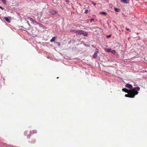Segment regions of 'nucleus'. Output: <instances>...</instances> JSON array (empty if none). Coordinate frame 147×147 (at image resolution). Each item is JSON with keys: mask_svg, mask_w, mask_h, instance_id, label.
Segmentation results:
<instances>
[{"mask_svg": "<svg viewBox=\"0 0 147 147\" xmlns=\"http://www.w3.org/2000/svg\"><path fill=\"white\" fill-rule=\"evenodd\" d=\"M4 19L8 22L10 23V20L8 17H4Z\"/></svg>", "mask_w": 147, "mask_h": 147, "instance_id": "7", "label": "nucleus"}, {"mask_svg": "<svg viewBox=\"0 0 147 147\" xmlns=\"http://www.w3.org/2000/svg\"><path fill=\"white\" fill-rule=\"evenodd\" d=\"M120 1L123 3H125L126 4L129 3V0H121Z\"/></svg>", "mask_w": 147, "mask_h": 147, "instance_id": "6", "label": "nucleus"}, {"mask_svg": "<svg viewBox=\"0 0 147 147\" xmlns=\"http://www.w3.org/2000/svg\"><path fill=\"white\" fill-rule=\"evenodd\" d=\"M94 21V19L93 18L91 19L90 20V22H92Z\"/></svg>", "mask_w": 147, "mask_h": 147, "instance_id": "19", "label": "nucleus"}, {"mask_svg": "<svg viewBox=\"0 0 147 147\" xmlns=\"http://www.w3.org/2000/svg\"><path fill=\"white\" fill-rule=\"evenodd\" d=\"M66 2H69V0H66Z\"/></svg>", "mask_w": 147, "mask_h": 147, "instance_id": "25", "label": "nucleus"}, {"mask_svg": "<svg viewBox=\"0 0 147 147\" xmlns=\"http://www.w3.org/2000/svg\"><path fill=\"white\" fill-rule=\"evenodd\" d=\"M0 8L2 10H3L4 9V8L3 7H1V6H0Z\"/></svg>", "mask_w": 147, "mask_h": 147, "instance_id": "20", "label": "nucleus"}, {"mask_svg": "<svg viewBox=\"0 0 147 147\" xmlns=\"http://www.w3.org/2000/svg\"><path fill=\"white\" fill-rule=\"evenodd\" d=\"M49 13L51 14L54 15L56 13H57V12L55 10L52 9L50 10Z\"/></svg>", "mask_w": 147, "mask_h": 147, "instance_id": "3", "label": "nucleus"}, {"mask_svg": "<svg viewBox=\"0 0 147 147\" xmlns=\"http://www.w3.org/2000/svg\"><path fill=\"white\" fill-rule=\"evenodd\" d=\"M76 34L80 35L82 34L84 36H87L88 35L87 32L82 30H77Z\"/></svg>", "mask_w": 147, "mask_h": 147, "instance_id": "2", "label": "nucleus"}, {"mask_svg": "<svg viewBox=\"0 0 147 147\" xmlns=\"http://www.w3.org/2000/svg\"><path fill=\"white\" fill-rule=\"evenodd\" d=\"M100 14H103L104 15H106L107 14V13L106 12L104 11H102L100 12Z\"/></svg>", "mask_w": 147, "mask_h": 147, "instance_id": "13", "label": "nucleus"}, {"mask_svg": "<svg viewBox=\"0 0 147 147\" xmlns=\"http://www.w3.org/2000/svg\"><path fill=\"white\" fill-rule=\"evenodd\" d=\"M97 56V55L96 53H94L93 55V58H96Z\"/></svg>", "mask_w": 147, "mask_h": 147, "instance_id": "15", "label": "nucleus"}, {"mask_svg": "<svg viewBox=\"0 0 147 147\" xmlns=\"http://www.w3.org/2000/svg\"><path fill=\"white\" fill-rule=\"evenodd\" d=\"M114 9L115 11L116 12H119L120 11V9L117 8H115Z\"/></svg>", "mask_w": 147, "mask_h": 147, "instance_id": "10", "label": "nucleus"}, {"mask_svg": "<svg viewBox=\"0 0 147 147\" xmlns=\"http://www.w3.org/2000/svg\"><path fill=\"white\" fill-rule=\"evenodd\" d=\"M57 38L56 37L54 36L52 38L50 42H54L55 39Z\"/></svg>", "mask_w": 147, "mask_h": 147, "instance_id": "8", "label": "nucleus"}, {"mask_svg": "<svg viewBox=\"0 0 147 147\" xmlns=\"http://www.w3.org/2000/svg\"><path fill=\"white\" fill-rule=\"evenodd\" d=\"M77 30H70V31L71 32H73L76 34L77 32Z\"/></svg>", "mask_w": 147, "mask_h": 147, "instance_id": "12", "label": "nucleus"}, {"mask_svg": "<svg viewBox=\"0 0 147 147\" xmlns=\"http://www.w3.org/2000/svg\"><path fill=\"white\" fill-rule=\"evenodd\" d=\"M55 42L58 45V46H59V47L60 46V43L59 42Z\"/></svg>", "mask_w": 147, "mask_h": 147, "instance_id": "18", "label": "nucleus"}, {"mask_svg": "<svg viewBox=\"0 0 147 147\" xmlns=\"http://www.w3.org/2000/svg\"><path fill=\"white\" fill-rule=\"evenodd\" d=\"M27 131H25V135H26L27 134Z\"/></svg>", "mask_w": 147, "mask_h": 147, "instance_id": "26", "label": "nucleus"}, {"mask_svg": "<svg viewBox=\"0 0 147 147\" xmlns=\"http://www.w3.org/2000/svg\"><path fill=\"white\" fill-rule=\"evenodd\" d=\"M111 36V35H109L107 37H110Z\"/></svg>", "mask_w": 147, "mask_h": 147, "instance_id": "27", "label": "nucleus"}, {"mask_svg": "<svg viewBox=\"0 0 147 147\" xmlns=\"http://www.w3.org/2000/svg\"><path fill=\"white\" fill-rule=\"evenodd\" d=\"M97 28L98 29H100V28L99 27H96V28Z\"/></svg>", "mask_w": 147, "mask_h": 147, "instance_id": "28", "label": "nucleus"}, {"mask_svg": "<svg viewBox=\"0 0 147 147\" xmlns=\"http://www.w3.org/2000/svg\"><path fill=\"white\" fill-rule=\"evenodd\" d=\"M105 51L107 52H110L111 51L110 49H105Z\"/></svg>", "mask_w": 147, "mask_h": 147, "instance_id": "14", "label": "nucleus"}, {"mask_svg": "<svg viewBox=\"0 0 147 147\" xmlns=\"http://www.w3.org/2000/svg\"><path fill=\"white\" fill-rule=\"evenodd\" d=\"M122 90L123 91L125 92H128L129 90H128L126 88H123L122 89Z\"/></svg>", "mask_w": 147, "mask_h": 147, "instance_id": "11", "label": "nucleus"}, {"mask_svg": "<svg viewBox=\"0 0 147 147\" xmlns=\"http://www.w3.org/2000/svg\"><path fill=\"white\" fill-rule=\"evenodd\" d=\"M125 86L126 87L130 89H132L133 88H132V86L131 85L129 84H127L125 85Z\"/></svg>", "mask_w": 147, "mask_h": 147, "instance_id": "4", "label": "nucleus"}, {"mask_svg": "<svg viewBox=\"0 0 147 147\" xmlns=\"http://www.w3.org/2000/svg\"><path fill=\"white\" fill-rule=\"evenodd\" d=\"M27 19L28 20L31 21V22L33 24H34L35 23H36V21H35L34 20H33L32 18H27Z\"/></svg>", "mask_w": 147, "mask_h": 147, "instance_id": "5", "label": "nucleus"}, {"mask_svg": "<svg viewBox=\"0 0 147 147\" xmlns=\"http://www.w3.org/2000/svg\"><path fill=\"white\" fill-rule=\"evenodd\" d=\"M126 30L128 31H130V30L129 28H126Z\"/></svg>", "mask_w": 147, "mask_h": 147, "instance_id": "22", "label": "nucleus"}, {"mask_svg": "<svg viewBox=\"0 0 147 147\" xmlns=\"http://www.w3.org/2000/svg\"><path fill=\"white\" fill-rule=\"evenodd\" d=\"M140 90L139 87L134 88L131 90H129L128 92H127L128 94H125V96L131 98H134L136 95L138 94V91Z\"/></svg>", "mask_w": 147, "mask_h": 147, "instance_id": "1", "label": "nucleus"}, {"mask_svg": "<svg viewBox=\"0 0 147 147\" xmlns=\"http://www.w3.org/2000/svg\"><path fill=\"white\" fill-rule=\"evenodd\" d=\"M30 132L31 134H34V133H36V131L34 130H32L30 131Z\"/></svg>", "mask_w": 147, "mask_h": 147, "instance_id": "9", "label": "nucleus"}, {"mask_svg": "<svg viewBox=\"0 0 147 147\" xmlns=\"http://www.w3.org/2000/svg\"><path fill=\"white\" fill-rule=\"evenodd\" d=\"M89 11L88 9H85V13H87Z\"/></svg>", "mask_w": 147, "mask_h": 147, "instance_id": "17", "label": "nucleus"}, {"mask_svg": "<svg viewBox=\"0 0 147 147\" xmlns=\"http://www.w3.org/2000/svg\"><path fill=\"white\" fill-rule=\"evenodd\" d=\"M27 23H28V24L29 25V26H30V24L29 22L28 21H27Z\"/></svg>", "mask_w": 147, "mask_h": 147, "instance_id": "23", "label": "nucleus"}, {"mask_svg": "<svg viewBox=\"0 0 147 147\" xmlns=\"http://www.w3.org/2000/svg\"><path fill=\"white\" fill-rule=\"evenodd\" d=\"M111 52L113 54H115L116 53V51L114 50H113L111 51Z\"/></svg>", "mask_w": 147, "mask_h": 147, "instance_id": "16", "label": "nucleus"}, {"mask_svg": "<svg viewBox=\"0 0 147 147\" xmlns=\"http://www.w3.org/2000/svg\"><path fill=\"white\" fill-rule=\"evenodd\" d=\"M92 4L93 5H94L95 6L96 5V4L95 3H94V2H93L92 3Z\"/></svg>", "mask_w": 147, "mask_h": 147, "instance_id": "24", "label": "nucleus"}, {"mask_svg": "<svg viewBox=\"0 0 147 147\" xmlns=\"http://www.w3.org/2000/svg\"><path fill=\"white\" fill-rule=\"evenodd\" d=\"M1 0L3 3H5L6 2V1L5 0Z\"/></svg>", "mask_w": 147, "mask_h": 147, "instance_id": "21", "label": "nucleus"}]
</instances>
